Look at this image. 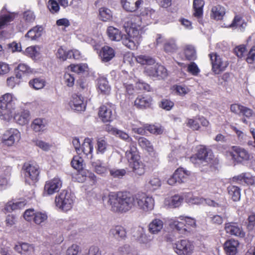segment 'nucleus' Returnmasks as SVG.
<instances>
[{
    "label": "nucleus",
    "instance_id": "dca6fc26",
    "mask_svg": "<svg viewBox=\"0 0 255 255\" xmlns=\"http://www.w3.org/2000/svg\"><path fill=\"white\" fill-rule=\"evenodd\" d=\"M109 236L117 240H125L127 238V232L122 226H116L112 228L109 231Z\"/></svg>",
    "mask_w": 255,
    "mask_h": 255
},
{
    "label": "nucleus",
    "instance_id": "f257e3e1",
    "mask_svg": "<svg viewBox=\"0 0 255 255\" xmlns=\"http://www.w3.org/2000/svg\"><path fill=\"white\" fill-rule=\"evenodd\" d=\"M108 204L112 211L118 213H126L134 207L147 212L153 209L154 200L144 193L131 195L127 192H113L108 195Z\"/></svg>",
    "mask_w": 255,
    "mask_h": 255
},
{
    "label": "nucleus",
    "instance_id": "e2e57ef3",
    "mask_svg": "<svg viewBox=\"0 0 255 255\" xmlns=\"http://www.w3.org/2000/svg\"><path fill=\"white\" fill-rule=\"evenodd\" d=\"M115 135L127 142L132 141V138L128 135V134L122 130L118 129Z\"/></svg>",
    "mask_w": 255,
    "mask_h": 255
},
{
    "label": "nucleus",
    "instance_id": "774afa93",
    "mask_svg": "<svg viewBox=\"0 0 255 255\" xmlns=\"http://www.w3.org/2000/svg\"><path fill=\"white\" fill-rule=\"evenodd\" d=\"M248 228L249 230H255V214H252L248 217Z\"/></svg>",
    "mask_w": 255,
    "mask_h": 255
},
{
    "label": "nucleus",
    "instance_id": "6e6d98bb",
    "mask_svg": "<svg viewBox=\"0 0 255 255\" xmlns=\"http://www.w3.org/2000/svg\"><path fill=\"white\" fill-rule=\"evenodd\" d=\"M48 8L53 13L57 12L59 10V4L54 0H49L48 1Z\"/></svg>",
    "mask_w": 255,
    "mask_h": 255
},
{
    "label": "nucleus",
    "instance_id": "4c0bfd02",
    "mask_svg": "<svg viewBox=\"0 0 255 255\" xmlns=\"http://www.w3.org/2000/svg\"><path fill=\"white\" fill-rule=\"evenodd\" d=\"M99 16L102 20L107 21L112 18V13L110 9L104 7H101L99 9Z\"/></svg>",
    "mask_w": 255,
    "mask_h": 255
},
{
    "label": "nucleus",
    "instance_id": "3c124183",
    "mask_svg": "<svg viewBox=\"0 0 255 255\" xmlns=\"http://www.w3.org/2000/svg\"><path fill=\"white\" fill-rule=\"evenodd\" d=\"M234 52L238 58H242L246 53V46L244 45L236 46L234 49Z\"/></svg>",
    "mask_w": 255,
    "mask_h": 255
},
{
    "label": "nucleus",
    "instance_id": "f3484780",
    "mask_svg": "<svg viewBox=\"0 0 255 255\" xmlns=\"http://www.w3.org/2000/svg\"><path fill=\"white\" fill-rule=\"evenodd\" d=\"M178 49L179 46L175 38H170L164 41L163 50L165 53L168 54H173Z\"/></svg>",
    "mask_w": 255,
    "mask_h": 255
},
{
    "label": "nucleus",
    "instance_id": "0e129e2a",
    "mask_svg": "<svg viewBox=\"0 0 255 255\" xmlns=\"http://www.w3.org/2000/svg\"><path fill=\"white\" fill-rule=\"evenodd\" d=\"M131 251V249L128 245H124L119 248L118 252L120 255H128Z\"/></svg>",
    "mask_w": 255,
    "mask_h": 255
},
{
    "label": "nucleus",
    "instance_id": "f704fd0d",
    "mask_svg": "<svg viewBox=\"0 0 255 255\" xmlns=\"http://www.w3.org/2000/svg\"><path fill=\"white\" fill-rule=\"evenodd\" d=\"M184 54L186 59L188 60H194L196 58V52L194 47L190 45L185 46Z\"/></svg>",
    "mask_w": 255,
    "mask_h": 255
},
{
    "label": "nucleus",
    "instance_id": "4be33fe9",
    "mask_svg": "<svg viewBox=\"0 0 255 255\" xmlns=\"http://www.w3.org/2000/svg\"><path fill=\"white\" fill-rule=\"evenodd\" d=\"M123 8L128 11L136 10L142 2V0H121Z\"/></svg>",
    "mask_w": 255,
    "mask_h": 255
},
{
    "label": "nucleus",
    "instance_id": "5701e85b",
    "mask_svg": "<svg viewBox=\"0 0 255 255\" xmlns=\"http://www.w3.org/2000/svg\"><path fill=\"white\" fill-rule=\"evenodd\" d=\"M180 219L181 221L176 219H171L169 225L171 228L177 230L180 233L183 234L185 232L188 231V229L187 228V225L184 221V217L181 216Z\"/></svg>",
    "mask_w": 255,
    "mask_h": 255
},
{
    "label": "nucleus",
    "instance_id": "20e7f679",
    "mask_svg": "<svg viewBox=\"0 0 255 255\" xmlns=\"http://www.w3.org/2000/svg\"><path fill=\"white\" fill-rule=\"evenodd\" d=\"M16 99L11 94L6 93L0 98V117L1 119L7 120L12 111L15 108Z\"/></svg>",
    "mask_w": 255,
    "mask_h": 255
},
{
    "label": "nucleus",
    "instance_id": "f03ea898",
    "mask_svg": "<svg viewBox=\"0 0 255 255\" xmlns=\"http://www.w3.org/2000/svg\"><path fill=\"white\" fill-rule=\"evenodd\" d=\"M131 20L125 22V26L129 28L127 35H124L123 39V43L124 45L131 50L136 49L141 40V30L140 25L136 24L134 21H139L140 18L139 16L130 15Z\"/></svg>",
    "mask_w": 255,
    "mask_h": 255
},
{
    "label": "nucleus",
    "instance_id": "393cba45",
    "mask_svg": "<svg viewBox=\"0 0 255 255\" xmlns=\"http://www.w3.org/2000/svg\"><path fill=\"white\" fill-rule=\"evenodd\" d=\"M163 227V221L159 219L156 218L149 224L148 231L152 234H157L161 231Z\"/></svg>",
    "mask_w": 255,
    "mask_h": 255
},
{
    "label": "nucleus",
    "instance_id": "de8ad7c7",
    "mask_svg": "<svg viewBox=\"0 0 255 255\" xmlns=\"http://www.w3.org/2000/svg\"><path fill=\"white\" fill-rule=\"evenodd\" d=\"M148 184L155 189L161 186V181L157 176L153 175L149 179Z\"/></svg>",
    "mask_w": 255,
    "mask_h": 255
},
{
    "label": "nucleus",
    "instance_id": "37998d69",
    "mask_svg": "<svg viewBox=\"0 0 255 255\" xmlns=\"http://www.w3.org/2000/svg\"><path fill=\"white\" fill-rule=\"evenodd\" d=\"M14 16L12 14H5L0 16V29H2L8 23L13 21Z\"/></svg>",
    "mask_w": 255,
    "mask_h": 255
},
{
    "label": "nucleus",
    "instance_id": "2eb2a0df",
    "mask_svg": "<svg viewBox=\"0 0 255 255\" xmlns=\"http://www.w3.org/2000/svg\"><path fill=\"white\" fill-rule=\"evenodd\" d=\"M225 230L227 233L231 235L243 238L245 233L242 228L236 223H229L225 224Z\"/></svg>",
    "mask_w": 255,
    "mask_h": 255
},
{
    "label": "nucleus",
    "instance_id": "4d7b16f0",
    "mask_svg": "<svg viewBox=\"0 0 255 255\" xmlns=\"http://www.w3.org/2000/svg\"><path fill=\"white\" fill-rule=\"evenodd\" d=\"M23 18L28 23L33 22L35 18L34 12L31 10H27L23 13Z\"/></svg>",
    "mask_w": 255,
    "mask_h": 255
},
{
    "label": "nucleus",
    "instance_id": "a19ab883",
    "mask_svg": "<svg viewBox=\"0 0 255 255\" xmlns=\"http://www.w3.org/2000/svg\"><path fill=\"white\" fill-rule=\"evenodd\" d=\"M183 201V198L179 195H175L170 199L168 205L170 208H176L179 206Z\"/></svg>",
    "mask_w": 255,
    "mask_h": 255
},
{
    "label": "nucleus",
    "instance_id": "6ab92c4d",
    "mask_svg": "<svg viewBox=\"0 0 255 255\" xmlns=\"http://www.w3.org/2000/svg\"><path fill=\"white\" fill-rule=\"evenodd\" d=\"M193 16L198 20L200 23H202L203 8L204 5L203 0H194Z\"/></svg>",
    "mask_w": 255,
    "mask_h": 255
},
{
    "label": "nucleus",
    "instance_id": "a878e982",
    "mask_svg": "<svg viewBox=\"0 0 255 255\" xmlns=\"http://www.w3.org/2000/svg\"><path fill=\"white\" fill-rule=\"evenodd\" d=\"M107 33L110 39L113 41H119L121 40L123 41L124 38V35L122 34L121 31L113 26L108 27Z\"/></svg>",
    "mask_w": 255,
    "mask_h": 255
},
{
    "label": "nucleus",
    "instance_id": "39448f33",
    "mask_svg": "<svg viewBox=\"0 0 255 255\" xmlns=\"http://www.w3.org/2000/svg\"><path fill=\"white\" fill-rule=\"evenodd\" d=\"M56 206L64 211L70 210L73 204V197L67 190H64L55 197Z\"/></svg>",
    "mask_w": 255,
    "mask_h": 255
},
{
    "label": "nucleus",
    "instance_id": "ea45409f",
    "mask_svg": "<svg viewBox=\"0 0 255 255\" xmlns=\"http://www.w3.org/2000/svg\"><path fill=\"white\" fill-rule=\"evenodd\" d=\"M31 127L35 132L43 130L45 127L44 120L41 119H35L31 125Z\"/></svg>",
    "mask_w": 255,
    "mask_h": 255
},
{
    "label": "nucleus",
    "instance_id": "7ed1b4c3",
    "mask_svg": "<svg viewBox=\"0 0 255 255\" xmlns=\"http://www.w3.org/2000/svg\"><path fill=\"white\" fill-rule=\"evenodd\" d=\"M126 157L128 161L129 168L135 175L142 176L144 174L145 165L140 160L137 148L134 145H130L129 149L126 151Z\"/></svg>",
    "mask_w": 255,
    "mask_h": 255
},
{
    "label": "nucleus",
    "instance_id": "c03bdc74",
    "mask_svg": "<svg viewBox=\"0 0 255 255\" xmlns=\"http://www.w3.org/2000/svg\"><path fill=\"white\" fill-rule=\"evenodd\" d=\"M30 86L35 90L42 89L44 86V81L40 78H35L29 81Z\"/></svg>",
    "mask_w": 255,
    "mask_h": 255
},
{
    "label": "nucleus",
    "instance_id": "cd10ccee",
    "mask_svg": "<svg viewBox=\"0 0 255 255\" xmlns=\"http://www.w3.org/2000/svg\"><path fill=\"white\" fill-rule=\"evenodd\" d=\"M225 13L226 11L224 7L220 5H217L212 7L211 17L217 20H221L223 18Z\"/></svg>",
    "mask_w": 255,
    "mask_h": 255
},
{
    "label": "nucleus",
    "instance_id": "412c9836",
    "mask_svg": "<svg viewBox=\"0 0 255 255\" xmlns=\"http://www.w3.org/2000/svg\"><path fill=\"white\" fill-rule=\"evenodd\" d=\"M152 99L148 96H138L134 101V106L138 109H143L150 106Z\"/></svg>",
    "mask_w": 255,
    "mask_h": 255
},
{
    "label": "nucleus",
    "instance_id": "473e14b6",
    "mask_svg": "<svg viewBox=\"0 0 255 255\" xmlns=\"http://www.w3.org/2000/svg\"><path fill=\"white\" fill-rule=\"evenodd\" d=\"M93 150L92 139L90 138H86L81 148V153L82 152L85 155L91 154Z\"/></svg>",
    "mask_w": 255,
    "mask_h": 255
},
{
    "label": "nucleus",
    "instance_id": "052dcab7",
    "mask_svg": "<svg viewBox=\"0 0 255 255\" xmlns=\"http://www.w3.org/2000/svg\"><path fill=\"white\" fill-rule=\"evenodd\" d=\"M246 61L250 64L255 62V47H253L249 51L246 58Z\"/></svg>",
    "mask_w": 255,
    "mask_h": 255
},
{
    "label": "nucleus",
    "instance_id": "c85d7f7f",
    "mask_svg": "<svg viewBox=\"0 0 255 255\" xmlns=\"http://www.w3.org/2000/svg\"><path fill=\"white\" fill-rule=\"evenodd\" d=\"M42 26H36L30 29L26 34L25 37L31 40H36L42 35Z\"/></svg>",
    "mask_w": 255,
    "mask_h": 255
},
{
    "label": "nucleus",
    "instance_id": "aec40b11",
    "mask_svg": "<svg viewBox=\"0 0 255 255\" xmlns=\"http://www.w3.org/2000/svg\"><path fill=\"white\" fill-rule=\"evenodd\" d=\"M15 251L24 255H32L34 252V247L27 243H19L14 246Z\"/></svg>",
    "mask_w": 255,
    "mask_h": 255
},
{
    "label": "nucleus",
    "instance_id": "6e6552de",
    "mask_svg": "<svg viewBox=\"0 0 255 255\" xmlns=\"http://www.w3.org/2000/svg\"><path fill=\"white\" fill-rule=\"evenodd\" d=\"M212 65V70L216 74L224 71L229 65L228 61L224 59L216 53L209 54Z\"/></svg>",
    "mask_w": 255,
    "mask_h": 255
},
{
    "label": "nucleus",
    "instance_id": "69168bd1",
    "mask_svg": "<svg viewBox=\"0 0 255 255\" xmlns=\"http://www.w3.org/2000/svg\"><path fill=\"white\" fill-rule=\"evenodd\" d=\"M36 212H34L33 209H28L25 211L23 217L27 221H31L33 220V218Z\"/></svg>",
    "mask_w": 255,
    "mask_h": 255
},
{
    "label": "nucleus",
    "instance_id": "2f4dec72",
    "mask_svg": "<svg viewBox=\"0 0 255 255\" xmlns=\"http://www.w3.org/2000/svg\"><path fill=\"white\" fill-rule=\"evenodd\" d=\"M98 86L99 90L104 94H108L110 91L111 87L105 77H101L98 79Z\"/></svg>",
    "mask_w": 255,
    "mask_h": 255
},
{
    "label": "nucleus",
    "instance_id": "603ef678",
    "mask_svg": "<svg viewBox=\"0 0 255 255\" xmlns=\"http://www.w3.org/2000/svg\"><path fill=\"white\" fill-rule=\"evenodd\" d=\"M71 70L78 74L83 73L87 68L86 64H80L70 65Z\"/></svg>",
    "mask_w": 255,
    "mask_h": 255
},
{
    "label": "nucleus",
    "instance_id": "72a5a7b5",
    "mask_svg": "<svg viewBox=\"0 0 255 255\" xmlns=\"http://www.w3.org/2000/svg\"><path fill=\"white\" fill-rule=\"evenodd\" d=\"M25 204L23 202H16L14 203L9 201L6 203L4 207V210L7 212H11L17 209L23 208Z\"/></svg>",
    "mask_w": 255,
    "mask_h": 255
},
{
    "label": "nucleus",
    "instance_id": "bb28decb",
    "mask_svg": "<svg viewBox=\"0 0 255 255\" xmlns=\"http://www.w3.org/2000/svg\"><path fill=\"white\" fill-rule=\"evenodd\" d=\"M139 145L142 148L145 149L150 155L156 156V153L155 152L153 146L150 141L144 137H140L138 139Z\"/></svg>",
    "mask_w": 255,
    "mask_h": 255
},
{
    "label": "nucleus",
    "instance_id": "e433bc0d",
    "mask_svg": "<svg viewBox=\"0 0 255 255\" xmlns=\"http://www.w3.org/2000/svg\"><path fill=\"white\" fill-rule=\"evenodd\" d=\"M175 176L178 183H183L185 181L187 177L189 175V172L184 170L182 168L177 169L175 172Z\"/></svg>",
    "mask_w": 255,
    "mask_h": 255
},
{
    "label": "nucleus",
    "instance_id": "1a4fd4ad",
    "mask_svg": "<svg viewBox=\"0 0 255 255\" xmlns=\"http://www.w3.org/2000/svg\"><path fill=\"white\" fill-rule=\"evenodd\" d=\"M197 158L191 157V160H196L195 163L198 164H202L203 166L207 165L211 162L213 158L212 152L204 147H201L198 149L197 154Z\"/></svg>",
    "mask_w": 255,
    "mask_h": 255
},
{
    "label": "nucleus",
    "instance_id": "09e8293b",
    "mask_svg": "<svg viewBox=\"0 0 255 255\" xmlns=\"http://www.w3.org/2000/svg\"><path fill=\"white\" fill-rule=\"evenodd\" d=\"M38 49L36 46L28 47L25 49V54L32 58H36L39 54Z\"/></svg>",
    "mask_w": 255,
    "mask_h": 255
},
{
    "label": "nucleus",
    "instance_id": "b1692460",
    "mask_svg": "<svg viewBox=\"0 0 255 255\" xmlns=\"http://www.w3.org/2000/svg\"><path fill=\"white\" fill-rule=\"evenodd\" d=\"M100 56L102 61L107 62L115 57V52L112 48L108 46H105L102 48Z\"/></svg>",
    "mask_w": 255,
    "mask_h": 255
},
{
    "label": "nucleus",
    "instance_id": "a211bd4d",
    "mask_svg": "<svg viewBox=\"0 0 255 255\" xmlns=\"http://www.w3.org/2000/svg\"><path fill=\"white\" fill-rule=\"evenodd\" d=\"M239 246L238 241L234 239L227 240L224 244V250L227 255H236Z\"/></svg>",
    "mask_w": 255,
    "mask_h": 255
},
{
    "label": "nucleus",
    "instance_id": "c9c22d12",
    "mask_svg": "<svg viewBox=\"0 0 255 255\" xmlns=\"http://www.w3.org/2000/svg\"><path fill=\"white\" fill-rule=\"evenodd\" d=\"M95 172L99 174H103L107 172V167L100 160H97L92 163Z\"/></svg>",
    "mask_w": 255,
    "mask_h": 255
},
{
    "label": "nucleus",
    "instance_id": "bf43d9fd",
    "mask_svg": "<svg viewBox=\"0 0 255 255\" xmlns=\"http://www.w3.org/2000/svg\"><path fill=\"white\" fill-rule=\"evenodd\" d=\"M145 129L149 132L153 134H159L162 132V130L161 128L155 126L154 125L146 126H145Z\"/></svg>",
    "mask_w": 255,
    "mask_h": 255
},
{
    "label": "nucleus",
    "instance_id": "79ce46f5",
    "mask_svg": "<svg viewBox=\"0 0 255 255\" xmlns=\"http://www.w3.org/2000/svg\"><path fill=\"white\" fill-rule=\"evenodd\" d=\"M72 166L77 170H81L83 169V159L79 156L73 157L71 162Z\"/></svg>",
    "mask_w": 255,
    "mask_h": 255
},
{
    "label": "nucleus",
    "instance_id": "ddd939ff",
    "mask_svg": "<svg viewBox=\"0 0 255 255\" xmlns=\"http://www.w3.org/2000/svg\"><path fill=\"white\" fill-rule=\"evenodd\" d=\"M69 106L72 110L77 111H83L86 109L83 97L77 94H73L72 96Z\"/></svg>",
    "mask_w": 255,
    "mask_h": 255
},
{
    "label": "nucleus",
    "instance_id": "338daca9",
    "mask_svg": "<svg viewBox=\"0 0 255 255\" xmlns=\"http://www.w3.org/2000/svg\"><path fill=\"white\" fill-rule=\"evenodd\" d=\"M65 84L69 87H72L74 82V78L73 75L70 74H65L64 77Z\"/></svg>",
    "mask_w": 255,
    "mask_h": 255
},
{
    "label": "nucleus",
    "instance_id": "9d476101",
    "mask_svg": "<svg viewBox=\"0 0 255 255\" xmlns=\"http://www.w3.org/2000/svg\"><path fill=\"white\" fill-rule=\"evenodd\" d=\"M20 138V132L16 128H10L5 131L2 137V141L4 144L12 146Z\"/></svg>",
    "mask_w": 255,
    "mask_h": 255
},
{
    "label": "nucleus",
    "instance_id": "4468645a",
    "mask_svg": "<svg viewBox=\"0 0 255 255\" xmlns=\"http://www.w3.org/2000/svg\"><path fill=\"white\" fill-rule=\"evenodd\" d=\"M99 116L103 122H111L115 117V113L110 106L103 105L100 108Z\"/></svg>",
    "mask_w": 255,
    "mask_h": 255
},
{
    "label": "nucleus",
    "instance_id": "a18cd8bd",
    "mask_svg": "<svg viewBox=\"0 0 255 255\" xmlns=\"http://www.w3.org/2000/svg\"><path fill=\"white\" fill-rule=\"evenodd\" d=\"M156 67V78L158 79H162L165 78L167 76V70L162 65L155 64Z\"/></svg>",
    "mask_w": 255,
    "mask_h": 255
},
{
    "label": "nucleus",
    "instance_id": "5fc2aeb1",
    "mask_svg": "<svg viewBox=\"0 0 255 255\" xmlns=\"http://www.w3.org/2000/svg\"><path fill=\"white\" fill-rule=\"evenodd\" d=\"M110 173L113 177L120 178L126 174V171L124 169H112L110 170Z\"/></svg>",
    "mask_w": 255,
    "mask_h": 255
},
{
    "label": "nucleus",
    "instance_id": "9b49d317",
    "mask_svg": "<svg viewBox=\"0 0 255 255\" xmlns=\"http://www.w3.org/2000/svg\"><path fill=\"white\" fill-rule=\"evenodd\" d=\"M231 155L232 158L239 162L250 159V155L245 149L240 146H234L232 147Z\"/></svg>",
    "mask_w": 255,
    "mask_h": 255
},
{
    "label": "nucleus",
    "instance_id": "c756f323",
    "mask_svg": "<svg viewBox=\"0 0 255 255\" xmlns=\"http://www.w3.org/2000/svg\"><path fill=\"white\" fill-rule=\"evenodd\" d=\"M229 195L235 202L238 201L241 198V190L239 187L235 185H230L228 187Z\"/></svg>",
    "mask_w": 255,
    "mask_h": 255
},
{
    "label": "nucleus",
    "instance_id": "423d86ee",
    "mask_svg": "<svg viewBox=\"0 0 255 255\" xmlns=\"http://www.w3.org/2000/svg\"><path fill=\"white\" fill-rule=\"evenodd\" d=\"M22 171L25 182L28 184H31L38 181L39 170L37 165L28 162L25 163L22 166Z\"/></svg>",
    "mask_w": 255,
    "mask_h": 255
},
{
    "label": "nucleus",
    "instance_id": "13d9d810",
    "mask_svg": "<svg viewBox=\"0 0 255 255\" xmlns=\"http://www.w3.org/2000/svg\"><path fill=\"white\" fill-rule=\"evenodd\" d=\"M173 106V102L167 99L162 100L160 104V107L166 111L170 110Z\"/></svg>",
    "mask_w": 255,
    "mask_h": 255
},
{
    "label": "nucleus",
    "instance_id": "864d4df0",
    "mask_svg": "<svg viewBox=\"0 0 255 255\" xmlns=\"http://www.w3.org/2000/svg\"><path fill=\"white\" fill-rule=\"evenodd\" d=\"M187 71L194 76H197L200 70L195 62H191L188 66Z\"/></svg>",
    "mask_w": 255,
    "mask_h": 255
},
{
    "label": "nucleus",
    "instance_id": "49530a36",
    "mask_svg": "<svg viewBox=\"0 0 255 255\" xmlns=\"http://www.w3.org/2000/svg\"><path fill=\"white\" fill-rule=\"evenodd\" d=\"M47 219V215L45 213L37 212L34 217L33 218V221L35 224L40 225L41 223L46 221Z\"/></svg>",
    "mask_w": 255,
    "mask_h": 255
},
{
    "label": "nucleus",
    "instance_id": "680f3d73",
    "mask_svg": "<svg viewBox=\"0 0 255 255\" xmlns=\"http://www.w3.org/2000/svg\"><path fill=\"white\" fill-rule=\"evenodd\" d=\"M79 252V247L77 245H72L66 251V255H78Z\"/></svg>",
    "mask_w": 255,
    "mask_h": 255
},
{
    "label": "nucleus",
    "instance_id": "0eeeda50",
    "mask_svg": "<svg viewBox=\"0 0 255 255\" xmlns=\"http://www.w3.org/2000/svg\"><path fill=\"white\" fill-rule=\"evenodd\" d=\"M175 252L178 255H191L194 250L193 245L187 240H180L173 245Z\"/></svg>",
    "mask_w": 255,
    "mask_h": 255
},
{
    "label": "nucleus",
    "instance_id": "f8f14e48",
    "mask_svg": "<svg viewBox=\"0 0 255 255\" xmlns=\"http://www.w3.org/2000/svg\"><path fill=\"white\" fill-rule=\"evenodd\" d=\"M62 182L58 177L53 179L46 182L44 186V190L48 195H52L59 191L61 188Z\"/></svg>",
    "mask_w": 255,
    "mask_h": 255
},
{
    "label": "nucleus",
    "instance_id": "7c9ffc66",
    "mask_svg": "<svg viewBox=\"0 0 255 255\" xmlns=\"http://www.w3.org/2000/svg\"><path fill=\"white\" fill-rule=\"evenodd\" d=\"M29 112L28 111H24L19 114L14 116V120L20 125H24L27 124L29 121Z\"/></svg>",
    "mask_w": 255,
    "mask_h": 255
},
{
    "label": "nucleus",
    "instance_id": "8fccbe9b",
    "mask_svg": "<svg viewBox=\"0 0 255 255\" xmlns=\"http://www.w3.org/2000/svg\"><path fill=\"white\" fill-rule=\"evenodd\" d=\"M107 142L103 137L98 138L97 140L98 150L99 152L103 153L107 149Z\"/></svg>",
    "mask_w": 255,
    "mask_h": 255
},
{
    "label": "nucleus",
    "instance_id": "58836bf2",
    "mask_svg": "<svg viewBox=\"0 0 255 255\" xmlns=\"http://www.w3.org/2000/svg\"><path fill=\"white\" fill-rule=\"evenodd\" d=\"M136 61L141 65H151L155 63V60L151 57L146 55H139L136 57Z\"/></svg>",
    "mask_w": 255,
    "mask_h": 255
}]
</instances>
